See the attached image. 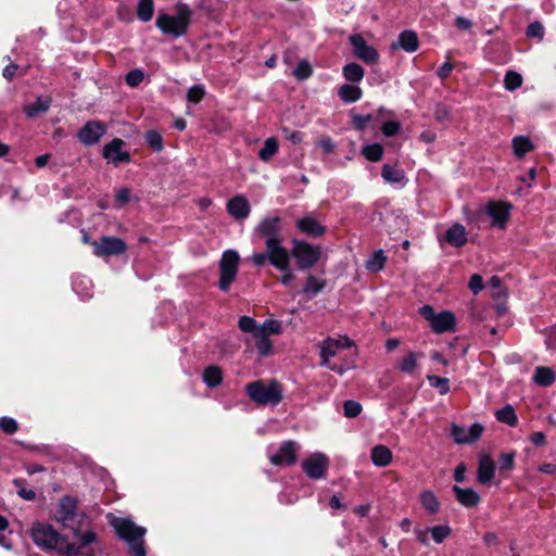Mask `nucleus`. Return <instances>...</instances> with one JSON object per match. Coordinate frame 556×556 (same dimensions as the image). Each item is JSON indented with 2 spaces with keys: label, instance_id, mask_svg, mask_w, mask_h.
Returning <instances> with one entry per match:
<instances>
[{
  "label": "nucleus",
  "instance_id": "nucleus-37",
  "mask_svg": "<svg viewBox=\"0 0 556 556\" xmlns=\"http://www.w3.org/2000/svg\"><path fill=\"white\" fill-rule=\"evenodd\" d=\"M420 503L422 507L431 514L437 513L440 508V503L437 496L430 490H425L420 493Z\"/></svg>",
  "mask_w": 556,
  "mask_h": 556
},
{
  "label": "nucleus",
  "instance_id": "nucleus-27",
  "mask_svg": "<svg viewBox=\"0 0 556 556\" xmlns=\"http://www.w3.org/2000/svg\"><path fill=\"white\" fill-rule=\"evenodd\" d=\"M394 49L400 47L406 52H415L418 49V37L413 30H404L399 36L397 43H393Z\"/></svg>",
  "mask_w": 556,
  "mask_h": 556
},
{
  "label": "nucleus",
  "instance_id": "nucleus-43",
  "mask_svg": "<svg viewBox=\"0 0 556 556\" xmlns=\"http://www.w3.org/2000/svg\"><path fill=\"white\" fill-rule=\"evenodd\" d=\"M504 85L507 90L514 91L522 85V76L515 71H508L504 78Z\"/></svg>",
  "mask_w": 556,
  "mask_h": 556
},
{
  "label": "nucleus",
  "instance_id": "nucleus-17",
  "mask_svg": "<svg viewBox=\"0 0 556 556\" xmlns=\"http://www.w3.org/2000/svg\"><path fill=\"white\" fill-rule=\"evenodd\" d=\"M125 142L115 138L103 147L102 155L109 162L114 165H118L121 163H129L130 154L123 150Z\"/></svg>",
  "mask_w": 556,
  "mask_h": 556
},
{
  "label": "nucleus",
  "instance_id": "nucleus-4",
  "mask_svg": "<svg viewBox=\"0 0 556 556\" xmlns=\"http://www.w3.org/2000/svg\"><path fill=\"white\" fill-rule=\"evenodd\" d=\"M254 233L265 239V245L271 254L275 255L288 251L282 245L283 238L281 235V218L279 216L267 215L264 217L254 229Z\"/></svg>",
  "mask_w": 556,
  "mask_h": 556
},
{
  "label": "nucleus",
  "instance_id": "nucleus-6",
  "mask_svg": "<svg viewBox=\"0 0 556 556\" xmlns=\"http://www.w3.org/2000/svg\"><path fill=\"white\" fill-rule=\"evenodd\" d=\"M249 397L260 405H277L282 399V391L276 381H254L247 386Z\"/></svg>",
  "mask_w": 556,
  "mask_h": 556
},
{
  "label": "nucleus",
  "instance_id": "nucleus-23",
  "mask_svg": "<svg viewBox=\"0 0 556 556\" xmlns=\"http://www.w3.org/2000/svg\"><path fill=\"white\" fill-rule=\"evenodd\" d=\"M453 491L456 500L465 507H475L480 502V495L471 488L463 489L454 485Z\"/></svg>",
  "mask_w": 556,
  "mask_h": 556
},
{
  "label": "nucleus",
  "instance_id": "nucleus-46",
  "mask_svg": "<svg viewBox=\"0 0 556 556\" xmlns=\"http://www.w3.org/2000/svg\"><path fill=\"white\" fill-rule=\"evenodd\" d=\"M429 532L433 541L440 544L451 534V528L448 526H434L429 528Z\"/></svg>",
  "mask_w": 556,
  "mask_h": 556
},
{
  "label": "nucleus",
  "instance_id": "nucleus-32",
  "mask_svg": "<svg viewBox=\"0 0 556 556\" xmlns=\"http://www.w3.org/2000/svg\"><path fill=\"white\" fill-rule=\"evenodd\" d=\"M203 381L208 388H215L223 381L222 369L217 366H208L203 372Z\"/></svg>",
  "mask_w": 556,
  "mask_h": 556
},
{
  "label": "nucleus",
  "instance_id": "nucleus-26",
  "mask_svg": "<svg viewBox=\"0 0 556 556\" xmlns=\"http://www.w3.org/2000/svg\"><path fill=\"white\" fill-rule=\"evenodd\" d=\"M392 452L386 445H376L370 453V458L377 467L388 466L392 462Z\"/></svg>",
  "mask_w": 556,
  "mask_h": 556
},
{
  "label": "nucleus",
  "instance_id": "nucleus-44",
  "mask_svg": "<svg viewBox=\"0 0 556 556\" xmlns=\"http://www.w3.org/2000/svg\"><path fill=\"white\" fill-rule=\"evenodd\" d=\"M431 387L435 388L440 394L444 395L450 391V382L447 378L429 375L427 377Z\"/></svg>",
  "mask_w": 556,
  "mask_h": 556
},
{
  "label": "nucleus",
  "instance_id": "nucleus-3",
  "mask_svg": "<svg viewBox=\"0 0 556 556\" xmlns=\"http://www.w3.org/2000/svg\"><path fill=\"white\" fill-rule=\"evenodd\" d=\"M191 16L190 7L184 2H178L175 5V15L159 14L155 25L163 34L178 38L187 34Z\"/></svg>",
  "mask_w": 556,
  "mask_h": 556
},
{
  "label": "nucleus",
  "instance_id": "nucleus-36",
  "mask_svg": "<svg viewBox=\"0 0 556 556\" xmlns=\"http://www.w3.org/2000/svg\"><path fill=\"white\" fill-rule=\"evenodd\" d=\"M154 14L153 0H139L137 5V16L141 22H149Z\"/></svg>",
  "mask_w": 556,
  "mask_h": 556
},
{
  "label": "nucleus",
  "instance_id": "nucleus-48",
  "mask_svg": "<svg viewBox=\"0 0 556 556\" xmlns=\"http://www.w3.org/2000/svg\"><path fill=\"white\" fill-rule=\"evenodd\" d=\"M74 534L79 540V545H77L79 549L96 542L97 540V535L92 530H86L84 532H80V529H78L77 532Z\"/></svg>",
  "mask_w": 556,
  "mask_h": 556
},
{
  "label": "nucleus",
  "instance_id": "nucleus-22",
  "mask_svg": "<svg viewBox=\"0 0 556 556\" xmlns=\"http://www.w3.org/2000/svg\"><path fill=\"white\" fill-rule=\"evenodd\" d=\"M495 464L492 458L488 455H481L479 458V466L477 478L482 484L489 483L494 478Z\"/></svg>",
  "mask_w": 556,
  "mask_h": 556
},
{
  "label": "nucleus",
  "instance_id": "nucleus-24",
  "mask_svg": "<svg viewBox=\"0 0 556 556\" xmlns=\"http://www.w3.org/2000/svg\"><path fill=\"white\" fill-rule=\"evenodd\" d=\"M296 226L303 233H306L311 237H319L325 232V228L319 225L317 220L312 216H305L298 219Z\"/></svg>",
  "mask_w": 556,
  "mask_h": 556
},
{
  "label": "nucleus",
  "instance_id": "nucleus-64",
  "mask_svg": "<svg viewBox=\"0 0 556 556\" xmlns=\"http://www.w3.org/2000/svg\"><path fill=\"white\" fill-rule=\"evenodd\" d=\"M545 344L548 350L556 351V327L547 330Z\"/></svg>",
  "mask_w": 556,
  "mask_h": 556
},
{
  "label": "nucleus",
  "instance_id": "nucleus-51",
  "mask_svg": "<svg viewBox=\"0 0 556 556\" xmlns=\"http://www.w3.org/2000/svg\"><path fill=\"white\" fill-rule=\"evenodd\" d=\"M146 140L153 150L161 151L163 149V139L157 131H148L146 134Z\"/></svg>",
  "mask_w": 556,
  "mask_h": 556
},
{
  "label": "nucleus",
  "instance_id": "nucleus-39",
  "mask_svg": "<svg viewBox=\"0 0 556 556\" xmlns=\"http://www.w3.org/2000/svg\"><path fill=\"white\" fill-rule=\"evenodd\" d=\"M387 262V257L382 250H378L372 253V255L366 262V268L369 271L377 273L380 271Z\"/></svg>",
  "mask_w": 556,
  "mask_h": 556
},
{
  "label": "nucleus",
  "instance_id": "nucleus-34",
  "mask_svg": "<svg viewBox=\"0 0 556 556\" xmlns=\"http://www.w3.org/2000/svg\"><path fill=\"white\" fill-rule=\"evenodd\" d=\"M324 279L317 278L313 275H308L302 291L303 293L308 294L309 296H315L324 289Z\"/></svg>",
  "mask_w": 556,
  "mask_h": 556
},
{
  "label": "nucleus",
  "instance_id": "nucleus-31",
  "mask_svg": "<svg viewBox=\"0 0 556 556\" xmlns=\"http://www.w3.org/2000/svg\"><path fill=\"white\" fill-rule=\"evenodd\" d=\"M283 331V327L280 320L276 319H266L261 326H258V330L256 331V336H266L269 337L271 334H280Z\"/></svg>",
  "mask_w": 556,
  "mask_h": 556
},
{
  "label": "nucleus",
  "instance_id": "nucleus-45",
  "mask_svg": "<svg viewBox=\"0 0 556 556\" xmlns=\"http://www.w3.org/2000/svg\"><path fill=\"white\" fill-rule=\"evenodd\" d=\"M254 338L256 339L255 345H256L257 352L261 355L267 356V355L271 354L273 343L268 337L262 334V336H254Z\"/></svg>",
  "mask_w": 556,
  "mask_h": 556
},
{
  "label": "nucleus",
  "instance_id": "nucleus-47",
  "mask_svg": "<svg viewBox=\"0 0 556 556\" xmlns=\"http://www.w3.org/2000/svg\"><path fill=\"white\" fill-rule=\"evenodd\" d=\"M239 328L243 332H250L254 336H256V331L258 330V326L252 317L249 316H242L239 319Z\"/></svg>",
  "mask_w": 556,
  "mask_h": 556
},
{
  "label": "nucleus",
  "instance_id": "nucleus-18",
  "mask_svg": "<svg viewBox=\"0 0 556 556\" xmlns=\"http://www.w3.org/2000/svg\"><path fill=\"white\" fill-rule=\"evenodd\" d=\"M483 426L479 422L472 424L469 428L452 425L451 434L457 444H467L477 441L482 432Z\"/></svg>",
  "mask_w": 556,
  "mask_h": 556
},
{
  "label": "nucleus",
  "instance_id": "nucleus-63",
  "mask_svg": "<svg viewBox=\"0 0 556 556\" xmlns=\"http://www.w3.org/2000/svg\"><path fill=\"white\" fill-rule=\"evenodd\" d=\"M115 200L119 206L128 203L130 200V190L127 188H122V189L117 190V192L115 194Z\"/></svg>",
  "mask_w": 556,
  "mask_h": 556
},
{
  "label": "nucleus",
  "instance_id": "nucleus-53",
  "mask_svg": "<svg viewBox=\"0 0 556 556\" xmlns=\"http://www.w3.org/2000/svg\"><path fill=\"white\" fill-rule=\"evenodd\" d=\"M312 74V67L306 61H301L296 67L293 70V75L298 79H306Z\"/></svg>",
  "mask_w": 556,
  "mask_h": 556
},
{
  "label": "nucleus",
  "instance_id": "nucleus-33",
  "mask_svg": "<svg viewBox=\"0 0 556 556\" xmlns=\"http://www.w3.org/2000/svg\"><path fill=\"white\" fill-rule=\"evenodd\" d=\"M495 417L498 421L515 427L518 422V417L511 405H506L495 412Z\"/></svg>",
  "mask_w": 556,
  "mask_h": 556
},
{
  "label": "nucleus",
  "instance_id": "nucleus-30",
  "mask_svg": "<svg viewBox=\"0 0 556 556\" xmlns=\"http://www.w3.org/2000/svg\"><path fill=\"white\" fill-rule=\"evenodd\" d=\"M339 97L346 103L356 102L362 98L363 91L359 87L354 85H342L339 88Z\"/></svg>",
  "mask_w": 556,
  "mask_h": 556
},
{
  "label": "nucleus",
  "instance_id": "nucleus-42",
  "mask_svg": "<svg viewBox=\"0 0 556 556\" xmlns=\"http://www.w3.org/2000/svg\"><path fill=\"white\" fill-rule=\"evenodd\" d=\"M383 147L380 143L367 144L363 148V155L370 162H378L382 159Z\"/></svg>",
  "mask_w": 556,
  "mask_h": 556
},
{
  "label": "nucleus",
  "instance_id": "nucleus-41",
  "mask_svg": "<svg viewBox=\"0 0 556 556\" xmlns=\"http://www.w3.org/2000/svg\"><path fill=\"white\" fill-rule=\"evenodd\" d=\"M381 175L388 182L397 184L404 180V172L389 164L383 165Z\"/></svg>",
  "mask_w": 556,
  "mask_h": 556
},
{
  "label": "nucleus",
  "instance_id": "nucleus-62",
  "mask_svg": "<svg viewBox=\"0 0 556 556\" xmlns=\"http://www.w3.org/2000/svg\"><path fill=\"white\" fill-rule=\"evenodd\" d=\"M514 453H506L500 456V465L502 469L510 470L514 467Z\"/></svg>",
  "mask_w": 556,
  "mask_h": 556
},
{
  "label": "nucleus",
  "instance_id": "nucleus-9",
  "mask_svg": "<svg viewBox=\"0 0 556 556\" xmlns=\"http://www.w3.org/2000/svg\"><path fill=\"white\" fill-rule=\"evenodd\" d=\"M291 254L296 260L300 269H307L318 262L320 249L307 242L294 240Z\"/></svg>",
  "mask_w": 556,
  "mask_h": 556
},
{
  "label": "nucleus",
  "instance_id": "nucleus-61",
  "mask_svg": "<svg viewBox=\"0 0 556 556\" xmlns=\"http://www.w3.org/2000/svg\"><path fill=\"white\" fill-rule=\"evenodd\" d=\"M469 288L475 294L479 293L483 289L482 277L478 274L472 275L469 280Z\"/></svg>",
  "mask_w": 556,
  "mask_h": 556
},
{
  "label": "nucleus",
  "instance_id": "nucleus-28",
  "mask_svg": "<svg viewBox=\"0 0 556 556\" xmlns=\"http://www.w3.org/2000/svg\"><path fill=\"white\" fill-rule=\"evenodd\" d=\"M514 154L521 159L527 153L531 152L534 149L533 142L530 140L529 137L526 136H517L514 137L511 140Z\"/></svg>",
  "mask_w": 556,
  "mask_h": 556
},
{
  "label": "nucleus",
  "instance_id": "nucleus-2",
  "mask_svg": "<svg viewBox=\"0 0 556 556\" xmlns=\"http://www.w3.org/2000/svg\"><path fill=\"white\" fill-rule=\"evenodd\" d=\"M109 522L114 528L117 535L124 540L134 556H146V547L143 536L146 528L137 526L132 520L127 518L115 517L109 515Z\"/></svg>",
  "mask_w": 556,
  "mask_h": 556
},
{
  "label": "nucleus",
  "instance_id": "nucleus-15",
  "mask_svg": "<svg viewBox=\"0 0 556 556\" xmlns=\"http://www.w3.org/2000/svg\"><path fill=\"white\" fill-rule=\"evenodd\" d=\"M300 445L294 441L283 442L276 453L269 455V460L275 466H290L296 460Z\"/></svg>",
  "mask_w": 556,
  "mask_h": 556
},
{
  "label": "nucleus",
  "instance_id": "nucleus-12",
  "mask_svg": "<svg viewBox=\"0 0 556 556\" xmlns=\"http://www.w3.org/2000/svg\"><path fill=\"white\" fill-rule=\"evenodd\" d=\"M513 206L504 201H490L484 206V213L491 218V226L506 229Z\"/></svg>",
  "mask_w": 556,
  "mask_h": 556
},
{
  "label": "nucleus",
  "instance_id": "nucleus-14",
  "mask_svg": "<svg viewBox=\"0 0 556 556\" xmlns=\"http://www.w3.org/2000/svg\"><path fill=\"white\" fill-rule=\"evenodd\" d=\"M106 132V125L100 121L87 122L78 131L77 137L85 146H93L100 141V139Z\"/></svg>",
  "mask_w": 556,
  "mask_h": 556
},
{
  "label": "nucleus",
  "instance_id": "nucleus-7",
  "mask_svg": "<svg viewBox=\"0 0 556 556\" xmlns=\"http://www.w3.org/2000/svg\"><path fill=\"white\" fill-rule=\"evenodd\" d=\"M239 254L235 250H227L223 253L219 261V280L218 288L227 291L235 281L238 274Z\"/></svg>",
  "mask_w": 556,
  "mask_h": 556
},
{
  "label": "nucleus",
  "instance_id": "nucleus-54",
  "mask_svg": "<svg viewBox=\"0 0 556 556\" xmlns=\"http://www.w3.org/2000/svg\"><path fill=\"white\" fill-rule=\"evenodd\" d=\"M144 74L141 70H132L126 75V84L130 87H137L142 83Z\"/></svg>",
  "mask_w": 556,
  "mask_h": 556
},
{
  "label": "nucleus",
  "instance_id": "nucleus-19",
  "mask_svg": "<svg viewBox=\"0 0 556 556\" xmlns=\"http://www.w3.org/2000/svg\"><path fill=\"white\" fill-rule=\"evenodd\" d=\"M226 208L228 214L236 220L247 219L251 213V205L248 199L242 194L229 199Z\"/></svg>",
  "mask_w": 556,
  "mask_h": 556
},
{
  "label": "nucleus",
  "instance_id": "nucleus-1",
  "mask_svg": "<svg viewBox=\"0 0 556 556\" xmlns=\"http://www.w3.org/2000/svg\"><path fill=\"white\" fill-rule=\"evenodd\" d=\"M31 538L35 544L45 551L55 549L59 554L65 556L79 555V547L74 543H70L66 536L61 535L50 525H34L31 528Z\"/></svg>",
  "mask_w": 556,
  "mask_h": 556
},
{
  "label": "nucleus",
  "instance_id": "nucleus-52",
  "mask_svg": "<svg viewBox=\"0 0 556 556\" xmlns=\"http://www.w3.org/2000/svg\"><path fill=\"white\" fill-rule=\"evenodd\" d=\"M274 254L270 253L269 249L266 248V251L264 253H254L251 256V261L255 266H264L266 262H269L273 265V256Z\"/></svg>",
  "mask_w": 556,
  "mask_h": 556
},
{
  "label": "nucleus",
  "instance_id": "nucleus-13",
  "mask_svg": "<svg viewBox=\"0 0 556 556\" xmlns=\"http://www.w3.org/2000/svg\"><path fill=\"white\" fill-rule=\"evenodd\" d=\"M355 58L366 64H376L379 61V52L372 46L368 45L359 34H353L349 37Z\"/></svg>",
  "mask_w": 556,
  "mask_h": 556
},
{
  "label": "nucleus",
  "instance_id": "nucleus-20",
  "mask_svg": "<svg viewBox=\"0 0 556 556\" xmlns=\"http://www.w3.org/2000/svg\"><path fill=\"white\" fill-rule=\"evenodd\" d=\"M273 256V266L282 273L280 282L287 287L291 286L295 279V275L290 267V253L286 251Z\"/></svg>",
  "mask_w": 556,
  "mask_h": 556
},
{
  "label": "nucleus",
  "instance_id": "nucleus-40",
  "mask_svg": "<svg viewBox=\"0 0 556 556\" xmlns=\"http://www.w3.org/2000/svg\"><path fill=\"white\" fill-rule=\"evenodd\" d=\"M420 357V354L410 352L408 353L399 364V368L404 374L412 375L417 366H418V358Z\"/></svg>",
  "mask_w": 556,
  "mask_h": 556
},
{
  "label": "nucleus",
  "instance_id": "nucleus-58",
  "mask_svg": "<svg viewBox=\"0 0 556 556\" xmlns=\"http://www.w3.org/2000/svg\"><path fill=\"white\" fill-rule=\"evenodd\" d=\"M317 146L323 150L324 153L330 154L334 150V143L331 138L325 136L317 141Z\"/></svg>",
  "mask_w": 556,
  "mask_h": 556
},
{
  "label": "nucleus",
  "instance_id": "nucleus-49",
  "mask_svg": "<svg viewBox=\"0 0 556 556\" xmlns=\"http://www.w3.org/2000/svg\"><path fill=\"white\" fill-rule=\"evenodd\" d=\"M344 416L348 418L357 417L362 412V405L356 401H345L343 404Z\"/></svg>",
  "mask_w": 556,
  "mask_h": 556
},
{
  "label": "nucleus",
  "instance_id": "nucleus-50",
  "mask_svg": "<svg viewBox=\"0 0 556 556\" xmlns=\"http://www.w3.org/2000/svg\"><path fill=\"white\" fill-rule=\"evenodd\" d=\"M14 485H15V486H16V489H17V494H18L22 498H24V500H26V501H33V500H35V497H36V493H35V491H33L31 489H27V488L25 486V483H24V481H23L22 479H15V480H14Z\"/></svg>",
  "mask_w": 556,
  "mask_h": 556
},
{
  "label": "nucleus",
  "instance_id": "nucleus-5",
  "mask_svg": "<svg viewBox=\"0 0 556 556\" xmlns=\"http://www.w3.org/2000/svg\"><path fill=\"white\" fill-rule=\"evenodd\" d=\"M77 500L73 496H63L55 511V520L64 527L71 529L74 533L83 529L88 523V516L77 510Z\"/></svg>",
  "mask_w": 556,
  "mask_h": 556
},
{
  "label": "nucleus",
  "instance_id": "nucleus-35",
  "mask_svg": "<svg viewBox=\"0 0 556 556\" xmlns=\"http://www.w3.org/2000/svg\"><path fill=\"white\" fill-rule=\"evenodd\" d=\"M365 71L357 63H349L343 67V76L346 80L358 83L364 78Z\"/></svg>",
  "mask_w": 556,
  "mask_h": 556
},
{
  "label": "nucleus",
  "instance_id": "nucleus-29",
  "mask_svg": "<svg viewBox=\"0 0 556 556\" xmlns=\"http://www.w3.org/2000/svg\"><path fill=\"white\" fill-rule=\"evenodd\" d=\"M51 100L49 98H38L34 103L24 106V112L29 118L37 117L48 111Z\"/></svg>",
  "mask_w": 556,
  "mask_h": 556
},
{
  "label": "nucleus",
  "instance_id": "nucleus-8",
  "mask_svg": "<svg viewBox=\"0 0 556 556\" xmlns=\"http://www.w3.org/2000/svg\"><path fill=\"white\" fill-rule=\"evenodd\" d=\"M420 315L427 319L435 333L453 331L455 328V316L450 311L435 313L430 305H424L419 309Z\"/></svg>",
  "mask_w": 556,
  "mask_h": 556
},
{
  "label": "nucleus",
  "instance_id": "nucleus-57",
  "mask_svg": "<svg viewBox=\"0 0 556 556\" xmlns=\"http://www.w3.org/2000/svg\"><path fill=\"white\" fill-rule=\"evenodd\" d=\"M381 130H382L383 135H386L387 137L394 136L400 130V124L394 121L386 122V123H383Z\"/></svg>",
  "mask_w": 556,
  "mask_h": 556
},
{
  "label": "nucleus",
  "instance_id": "nucleus-56",
  "mask_svg": "<svg viewBox=\"0 0 556 556\" xmlns=\"http://www.w3.org/2000/svg\"><path fill=\"white\" fill-rule=\"evenodd\" d=\"M0 428L9 434H12L17 431L18 425L15 419L11 417H2L0 418Z\"/></svg>",
  "mask_w": 556,
  "mask_h": 556
},
{
  "label": "nucleus",
  "instance_id": "nucleus-59",
  "mask_svg": "<svg viewBox=\"0 0 556 556\" xmlns=\"http://www.w3.org/2000/svg\"><path fill=\"white\" fill-rule=\"evenodd\" d=\"M543 34H544V28H543L542 24L539 22H534V23L530 24L527 28V36H529V37H538L541 39L543 37Z\"/></svg>",
  "mask_w": 556,
  "mask_h": 556
},
{
  "label": "nucleus",
  "instance_id": "nucleus-16",
  "mask_svg": "<svg viewBox=\"0 0 556 556\" xmlns=\"http://www.w3.org/2000/svg\"><path fill=\"white\" fill-rule=\"evenodd\" d=\"M353 345V342L348 337H342L339 340L328 338L320 344L321 366H328L330 358L336 356L341 349H348Z\"/></svg>",
  "mask_w": 556,
  "mask_h": 556
},
{
  "label": "nucleus",
  "instance_id": "nucleus-25",
  "mask_svg": "<svg viewBox=\"0 0 556 556\" xmlns=\"http://www.w3.org/2000/svg\"><path fill=\"white\" fill-rule=\"evenodd\" d=\"M533 382L541 387H549L556 380V374L551 367L539 366L533 374Z\"/></svg>",
  "mask_w": 556,
  "mask_h": 556
},
{
  "label": "nucleus",
  "instance_id": "nucleus-11",
  "mask_svg": "<svg viewBox=\"0 0 556 556\" xmlns=\"http://www.w3.org/2000/svg\"><path fill=\"white\" fill-rule=\"evenodd\" d=\"M301 467L309 479L318 480L326 476L329 458L321 452H315L302 460Z\"/></svg>",
  "mask_w": 556,
  "mask_h": 556
},
{
  "label": "nucleus",
  "instance_id": "nucleus-10",
  "mask_svg": "<svg viewBox=\"0 0 556 556\" xmlns=\"http://www.w3.org/2000/svg\"><path fill=\"white\" fill-rule=\"evenodd\" d=\"M91 245L93 254L102 258L118 256L127 251L126 242L113 236H103L99 240L92 241Z\"/></svg>",
  "mask_w": 556,
  "mask_h": 556
},
{
  "label": "nucleus",
  "instance_id": "nucleus-21",
  "mask_svg": "<svg viewBox=\"0 0 556 556\" xmlns=\"http://www.w3.org/2000/svg\"><path fill=\"white\" fill-rule=\"evenodd\" d=\"M445 240L448 244L455 248H460L466 244L468 233L462 224L452 225L445 232Z\"/></svg>",
  "mask_w": 556,
  "mask_h": 556
},
{
  "label": "nucleus",
  "instance_id": "nucleus-38",
  "mask_svg": "<svg viewBox=\"0 0 556 556\" xmlns=\"http://www.w3.org/2000/svg\"><path fill=\"white\" fill-rule=\"evenodd\" d=\"M278 147L276 138H267L264 147L258 151V157L264 162H268L278 152Z\"/></svg>",
  "mask_w": 556,
  "mask_h": 556
},
{
  "label": "nucleus",
  "instance_id": "nucleus-55",
  "mask_svg": "<svg viewBox=\"0 0 556 556\" xmlns=\"http://www.w3.org/2000/svg\"><path fill=\"white\" fill-rule=\"evenodd\" d=\"M204 96V88L202 86L195 85L189 88L187 92V99L189 102L198 103L202 100Z\"/></svg>",
  "mask_w": 556,
  "mask_h": 556
},
{
  "label": "nucleus",
  "instance_id": "nucleus-60",
  "mask_svg": "<svg viewBox=\"0 0 556 556\" xmlns=\"http://www.w3.org/2000/svg\"><path fill=\"white\" fill-rule=\"evenodd\" d=\"M489 286L494 289L493 296L500 298L505 296V292L502 287L501 279L496 276L492 277L489 281Z\"/></svg>",
  "mask_w": 556,
  "mask_h": 556
}]
</instances>
